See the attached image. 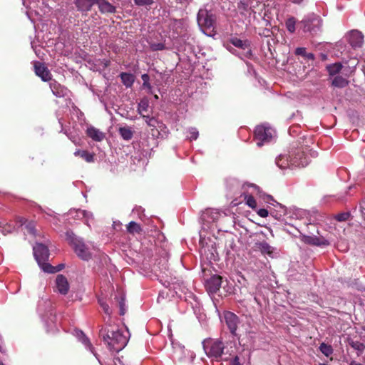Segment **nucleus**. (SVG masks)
<instances>
[{
    "label": "nucleus",
    "mask_w": 365,
    "mask_h": 365,
    "mask_svg": "<svg viewBox=\"0 0 365 365\" xmlns=\"http://www.w3.org/2000/svg\"><path fill=\"white\" fill-rule=\"evenodd\" d=\"M75 156H79L84 159L87 163H93L94 161V155L86 150H77L74 153Z\"/></svg>",
    "instance_id": "nucleus-21"
},
{
    "label": "nucleus",
    "mask_w": 365,
    "mask_h": 365,
    "mask_svg": "<svg viewBox=\"0 0 365 365\" xmlns=\"http://www.w3.org/2000/svg\"><path fill=\"white\" fill-rule=\"evenodd\" d=\"M348 41L353 48H360L364 42V36L361 32L354 30L349 34Z\"/></svg>",
    "instance_id": "nucleus-11"
},
{
    "label": "nucleus",
    "mask_w": 365,
    "mask_h": 365,
    "mask_svg": "<svg viewBox=\"0 0 365 365\" xmlns=\"http://www.w3.org/2000/svg\"><path fill=\"white\" fill-rule=\"evenodd\" d=\"M257 214L262 217H266L268 216L269 215V212L267 211V210L266 209H259L258 211H257Z\"/></svg>",
    "instance_id": "nucleus-45"
},
{
    "label": "nucleus",
    "mask_w": 365,
    "mask_h": 365,
    "mask_svg": "<svg viewBox=\"0 0 365 365\" xmlns=\"http://www.w3.org/2000/svg\"><path fill=\"white\" fill-rule=\"evenodd\" d=\"M142 117L145 120V122L147 123L148 120L149 118H150L148 115H141Z\"/></svg>",
    "instance_id": "nucleus-53"
},
{
    "label": "nucleus",
    "mask_w": 365,
    "mask_h": 365,
    "mask_svg": "<svg viewBox=\"0 0 365 365\" xmlns=\"http://www.w3.org/2000/svg\"><path fill=\"white\" fill-rule=\"evenodd\" d=\"M98 302L100 304V306L103 309L104 312L106 314L110 315L111 314V312H110V307H109L108 304H106L105 302H103L102 299H99Z\"/></svg>",
    "instance_id": "nucleus-38"
},
{
    "label": "nucleus",
    "mask_w": 365,
    "mask_h": 365,
    "mask_svg": "<svg viewBox=\"0 0 365 365\" xmlns=\"http://www.w3.org/2000/svg\"><path fill=\"white\" fill-rule=\"evenodd\" d=\"M286 27L290 33L295 31L296 19L294 17H290L286 21Z\"/></svg>",
    "instance_id": "nucleus-33"
},
{
    "label": "nucleus",
    "mask_w": 365,
    "mask_h": 365,
    "mask_svg": "<svg viewBox=\"0 0 365 365\" xmlns=\"http://www.w3.org/2000/svg\"><path fill=\"white\" fill-rule=\"evenodd\" d=\"M350 217L349 212H342L336 215L335 219L339 222L346 221Z\"/></svg>",
    "instance_id": "nucleus-36"
},
{
    "label": "nucleus",
    "mask_w": 365,
    "mask_h": 365,
    "mask_svg": "<svg viewBox=\"0 0 365 365\" xmlns=\"http://www.w3.org/2000/svg\"><path fill=\"white\" fill-rule=\"evenodd\" d=\"M56 285L59 293L66 294L69 290V284L66 277L63 274L57 275L56 278Z\"/></svg>",
    "instance_id": "nucleus-14"
},
{
    "label": "nucleus",
    "mask_w": 365,
    "mask_h": 365,
    "mask_svg": "<svg viewBox=\"0 0 365 365\" xmlns=\"http://www.w3.org/2000/svg\"><path fill=\"white\" fill-rule=\"evenodd\" d=\"M320 365H327V364H321Z\"/></svg>",
    "instance_id": "nucleus-57"
},
{
    "label": "nucleus",
    "mask_w": 365,
    "mask_h": 365,
    "mask_svg": "<svg viewBox=\"0 0 365 365\" xmlns=\"http://www.w3.org/2000/svg\"><path fill=\"white\" fill-rule=\"evenodd\" d=\"M204 349L210 357H214L215 359H218L220 357H222L223 355H232L233 353V350L229 351L226 349V347L223 346L222 342L220 340H215L212 341L210 347L207 346V345L204 344Z\"/></svg>",
    "instance_id": "nucleus-2"
},
{
    "label": "nucleus",
    "mask_w": 365,
    "mask_h": 365,
    "mask_svg": "<svg viewBox=\"0 0 365 365\" xmlns=\"http://www.w3.org/2000/svg\"><path fill=\"white\" fill-rule=\"evenodd\" d=\"M96 4L98 5L99 11L101 14H114L116 11V7L107 0H96Z\"/></svg>",
    "instance_id": "nucleus-15"
},
{
    "label": "nucleus",
    "mask_w": 365,
    "mask_h": 365,
    "mask_svg": "<svg viewBox=\"0 0 365 365\" xmlns=\"http://www.w3.org/2000/svg\"><path fill=\"white\" fill-rule=\"evenodd\" d=\"M117 299L118 306L120 308V314L124 315L125 313V295L121 293L118 297H115Z\"/></svg>",
    "instance_id": "nucleus-30"
},
{
    "label": "nucleus",
    "mask_w": 365,
    "mask_h": 365,
    "mask_svg": "<svg viewBox=\"0 0 365 365\" xmlns=\"http://www.w3.org/2000/svg\"><path fill=\"white\" fill-rule=\"evenodd\" d=\"M232 365H242L240 363L239 357L236 356L232 362Z\"/></svg>",
    "instance_id": "nucleus-47"
},
{
    "label": "nucleus",
    "mask_w": 365,
    "mask_h": 365,
    "mask_svg": "<svg viewBox=\"0 0 365 365\" xmlns=\"http://www.w3.org/2000/svg\"><path fill=\"white\" fill-rule=\"evenodd\" d=\"M50 88L52 91L53 95L57 97H61L64 96V89L56 81H53L50 83Z\"/></svg>",
    "instance_id": "nucleus-20"
},
{
    "label": "nucleus",
    "mask_w": 365,
    "mask_h": 365,
    "mask_svg": "<svg viewBox=\"0 0 365 365\" xmlns=\"http://www.w3.org/2000/svg\"><path fill=\"white\" fill-rule=\"evenodd\" d=\"M349 365H363V364L355 361V360H351L349 363Z\"/></svg>",
    "instance_id": "nucleus-49"
},
{
    "label": "nucleus",
    "mask_w": 365,
    "mask_h": 365,
    "mask_svg": "<svg viewBox=\"0 0 365 365\" xmlns=\"http://www.w3.org/2000/svg\"><path fill=\"white\" fill-rule=\"evenodd\" d=\"M70 242L72 244L76 255L83 260H88L91 257L89 248L78 238L71 237L69 232L67 233Z\"/></svg>",
    "instance_id": "nucleus-4"
},
{
    "label": "nucleus",
    "mask_w": 365,
    "mask_h": 365,
    "mask_svg": "<svg viewBox=\"0 0 365 365\" xmlns=\"http://www.w3.org/2000/svg\"><path fill=\"white\" fill-rule=\"evenodd\" d=\"M305 57L307 58L308 59H314V54L312 53H306Z\"/></svg>",
    "instance_id": "nucleus-48"
},
{
    "label": "nucleus",
    "mask_w": 365,
    "mask_h": 365,
    "mask_svg": "<svg viewBox=\"0 0 365 365\" xmlns=\"http://www.w3.org/2000/svg\"><path fill=\"white\" fill-rule=\"evenodd\" d=\"M298 155L299 157L300 161H297L296 159H292V165L294 167H304L308 164V160L305 157L304 153L303 152L298 151Z\"/></svg>",
    "instance_id": "nucleus-22"
},
{
    "label": "nucleus",
    "mask_w": 365,
    "mask_h": 365,
    "mask_svg": "<svg viewBox=\"0 0 365 365\" xmlns=\"http://www.w3.org/2000/svg\"><path fill=\"white\" fill-rule=\"evenodd\" d=\"M231 43L235 46L245 49L248 46V43L246 41H242L237 38H233L231 39Z\"/></svg>",
    "instance_id": "nucleus-31"
},
{
    "label": "nucleus",
    "mask_w": 365,
    "mask_h": 365,
    "mask_svg": "<svg viewBox=\"0 0 365 365\" xmlns=\"http://www.w3.org/2000/svg\"><path fill=\"white\" fill-rule=\"evenodd\" d=\"M26 229L28 232L32 235H35V226L33 222H29L26 225Z\"/></svg>",
    "instance_id": "nucleus-42"
},
{
    "label": "nucleus",
    "mask_w": 365,
    "mask_h": 365,
    "mask_svg": "<svg viewBox=\"0 0 365 365\" xmlns=\"http://www.w3.org/2000/svg\"><path fill=\"white\" fill-rule=\"evenodd\" d=\"M100 334L108 348L113 351H121L128 344L130 334L128 329L123 330L118 328H104L100 331Z\"/></svg>",
    "instance_id": "nucleus-1"
},
{
    "label": "nucleus",
    "mask_w": 365,
    "mask_h": 365,
    "mask_svg": "<svg viewBox=\"0 0 365 365\" xmlns=\"http://www.w3.org/2000/svg\"><path fill=\"white\" fill-rule=\"evenodd\" d=\"M163 48V46L162 44H158L156 46V48L155 49H157V50H161Z\"/></svg>",
    "instance_id": "nucleus-52"
},
{
    "label": "nucleus",
    "mask_w": 365,
    "mask_h": 365,
    "mask_svg": "<svg viewBox=\"0 0 365 365\" xmlns=\"http://www.w3.org/2000/svg\"><path fill=\"white\" fill-rule=\"evenodd\" d=\"M349 83V81L341 76H336L332 81V85L337 88H344Z\"/></svg>",
    "instance_id": "nucleus-25"
},
{
    "label": "nucleus",
    "mask_w": 365,
    "mask_h": 365,
    "mask_svg": "<svg viewBox=\"0 0 365 365\" xmlns=\"http://www.w3.org/2000/svg\"><path fill=\"white\" fill-rule=\"evenodd\" d=\"M96 0H76L74 4L78 11L87 12L96 4Z\"/></svg>",
    "instance_id": "nucleus-16"
},
{
    "label": "nucleus",
    "mask_w": 365,
    "mask_h": 365,
    "mask_svg": "<svg viewBox=\"0 0 365 365\" xmlns=\"http://www.w3.org/2000/svg\"><path fill=\"white\" fill-rule=\"evenodd\" d=\"M253 3V0H240L237 4V9L240 14L250 16L252 14H255V6Z\"/></svg>",
    "instance_id": "nucleus-10"
},
{
    "label": "nucleus",
    "mask_w": 365,
    "mask_h": 365,
    "mask_svg": "<svg viewBox=\"0 0 365 365\" xmlns=\"http://www.w3.org/2000/svg\"><path fill=\"white\" fill-rule=\"evenodd\" d=\"M290 159H296L297 161H300L298 153H296L294 157H292Z\"/></svg>",
    "instance_id": "nucleus-51"
},
{
    "label": "nucleus",
    "mask_w": 365,
    "mask_h": 365,
    "mask_svg": "<svg viewBox=\"0 0 365 365\" xmlns=\"http://www.w3.org/2000/svg\"><path fill=\"white\" fill-rule=\"evenodd\" d=\"M86 133L95 141H102L105 138V134L103 132L93 126L87 128Z\"/></svg>",
    "instance_id": "nucleus-17"
},
{
    "label": "nucleus",
    "mask_w": 365,
    "mask_h": 365,
    "mask_svg": "<svg viewBox=\"0 0 365 365\" xmlns=\"http://www.w3.org/2000/svg\"><path fill=\"white\" fill-rule=\"evenodd\" d=\"M141 78L143 81V87L147 88L149 93H152V86L149 83L150 77L148 74L145 73L141 76Z\"/></svg>",
    "instance_id": "nucleus-35"
},
{
    "label": "nucleus",
    "mask_w": 365,
    "mask_h": 365,
    "mask_svg": "<svg viewBox=\"0 0 365 365\" xmlns=\"http://www.w3.org/2000/svg\"><path fill=\"white\" fill-rule=\"evenodd\" d=\"M349 344L352 348L358 351V356H360L365 349V344L358 341H351Z\"/></svg>",
    "instance_id": "nucleus-28"
},
{
    "label": "nucleus",
    "mask_w": 365,
    "mask_h": 365,
    "mask_svg": "<svg viewBox=\"0 0 365 365\" xmlns=\"http://www.w3.org/2000/svg\"><path fill=\"white\" fill-rule=\"evenodd\" d=\"M342 68V65L340 63H336L334 64L329 65L327 66V69L331 76H334L339 73Z\"/></svg>",
    "instance_id": "nucleus-27"
},
{
    "label": "nucleus",
    "mask_w": 365,
    "mask_h": 365,
    "mask_svg": "<svg viewBox=\"0 0 365 365\" xmlns=\"http://www.w3.org/2000/svg\"><path fill=\"white\" fill-rule=\"evenodd\" d=\"M222 277L218 275L211 277L206 282V287L209 292L216 293L220 288Z\"/></svg>",
    "instance_id": "nucleus-13"
},
{
    "label": "nucleus",
    "mask_w": 365,
    "mask_h": 365,
    "mask_svg": "<svg viewBox=\"0 0 365 365\" xmlns=\"http://www.w3.org/2000/svg\"><path fill=\"white\" fill-rule=\"evenodd\" d=\"M197 24L204 31L213 28L215 16L205 9H200L197 13Z\"/></svg>",
    "instance_id": "nucleus-6"
},
{
    "label": "nucleus",
    "mask_w": 365,
    "mask_h": 365,
    "mask_svg": "<svg viewBox=\"0 0 365 365\" xmlns=\"http://www.w3.org/2000/svg\"><path fill=\"white\" fill-rule=\"evenodd\" d=\"M295 54L299 56H305L306 55V48L303 47H299L295 51Z\"/></svg>",
    "instance_id": "nucleus-44"
},
{
    "label": "nucleus",
    "mask_w": 365,
    "mask_h": 365,
    "mask_svg": "<svg viewBox=\"0 0 365 365\" xmlns=\"http://www.w3.org/2000/svg\"><path fill=\"white\" fill-rule=\"evenodd\" d=\"M299 238L302 242L310 245L319 247H327L330 245L329 241L324 237L308 236L301 234Z\"/></svg>",
    "instance_id": "nucleus-9"
},
{
    "label": "nucleus",
    "mask_w": 365,
    "mask_h": 365,
    "mask_svg": "<svg viewBox=\"0 0 365 365\" xmlns=\"http://www.w3.org/2000/svg\"><path fill=\"white\" fill-rule=\"evenodd\" d=\"M257 249L263 254L272 256L274 248L269 245L267 242H261L256 244Z\"/></svg>",
    "instance_id": "nucleus-19"
},
{
    "label": "nucleus",
    "mask_w": 365,
    "mask_h": 365,
    "mask_svg": "<svg viewBox=\"0 0 365 365\" xmlns=\"http://www.w3.org/2000/svg\"><path fill=\"white\" fill-rule=\"evenodd\" d=\"M120 78L123 83L128 88L131 87L134 83V76L128 73H122Z\"/></svg>",
    "instance_id": "nucleus-24"
},
{
    "label": "nucleus",
    "mask_w": 365,
    "mask_h": 365,
    "mask_svg": "<svg viewBox=\"0 0 365 365\" xmlns=\"http://www.w3.org/2000/svg\"><path fill=\"white\" fill-rule=\"evenodd\" d=\"M134 3L139 6H150L153 4V0H133Z\"/></svg>",
    "instance_id": "nucleus-37"
},
{
    "label": "nucleus",
    "mask_w": 365,
    "mask_h": 365,
    "mask_svg": "<svg viewBox=\"0 0 365 365\" xmlns=\"http://www.w3.org/2000/svg\"><path fill=\"white\" fill-rule=\"evenodd\" d=\"M247 204L248 205L249 207H250L252 208L255 207L257 205L256 200L252 196L248 197V198L247 200Z\"/></svg>",
    "instance_id": "nucleus-41"
},
{
    "label": "nucleus",
    "mask_w": 365,
    "mask_h": 365,
    "mask_svg": "<svg viewBox=\"0 0 365 365\" xmlns=\"http://www.w3.org/2000/svg\"><path fill=\"white\" fill-rule=\"evenodd\" d=\"M319 349L326 356H329L333 353L332 347L325 343L320 344Z\"/></svg>",
    "instance_id": "nucleus-32"
},
{
    "label": "nucleus",
    "mask_w": 365,
    "mask_h": 365,
    "mask_svg": "<svg viewBox=\"0 0 365 365\" xmlns=\"http://www.w3.org/2000/svg\"><path fill=\"white\" fill-rule=\"evenodd\" d=\"M119 133L122 138L125 140H130L133 136V131L130 127L125 126L119 128Z\"/></svg>",
    "instance_id": "nucleus-23"
},
{
    "label": "nucleus",
    "mask_w": 365,
    "mask_h": 365,
    "mask_svg": "<svg viewBox=\"0 0 365 365\" xmlns=\"http://www.w3.org/2000/svg\"><path fill=\"white\" fill-rule=\"evenodd\" d=\"M292 159L285 155H280L276 158V164L280 169H286L289 168H293L292 165Z\"/></svg>",
    "instance_id": "nucleus-18"
},
{
    "label": "nucleus",
    "mask_w": 365,
    "mask_h": 365,
    "mask_svg": "<svg viewBox=\"0 0 365 365\" xmlns=\"http://www.w3.org/2000/svg\"><path fill=\"white\" fill-rule=\"evenodd\" d=\"M304 0H291V1L296 4H300L303 2Z\"/></svg>",
    "instance_id": "nucleus-50"
},
{
    "label": "nucleus",
    "mask_w": 365,
    "mask_h": 365,
    "mask_svg": "<svg viewBox=\"0 0 365 365\" xmlns=\"http://www.w3.org/2000/svg\"><path fill=\"white\" fill-rule=\"evenodd\" d=\"M158 123V121L155 118H150L148 120L147 124L150 127H155L156 124Z\"/></svg>",
    "instance_id": "nucleus-43"
},
{
    "label": "nucleus",
    "mask_w": 365,
    "mask_h": 365,
    "mask_svg": "<svg viewBox=\"0 0 365 365\" xmlns=\"http://www.w3.org/2000/svg\"><path fill=\"white\" fill-rule=\"evenodd\" d=\"M154 98H155V100H158V95H155Z\"/></svg>",
    "instance_id": "nucleus-55"
},
{
    "label": "nucleus",
    "mask_w": 365,
    "mask_h": 365,
    "mask_svg": "<svg viewBox=\"0 0 365 365\" xmlns=\"http://www.w3.org/2000/svg\"><path fill=\"white\" fill-rule=\"evenodd\" d=\"M33 250L36 260L40 267L43 270L44 265L48 264V263L46 262L49 257L48 247L41 243H37L34 247Z\"/></svg>",
    "instance_id": "nucleus-7"
},
{
    "label": "nucleus",
    "mask_w": 365,
    "mask_h": 365,
    "mask_svg": "<svg viewBox=\"0 0 365 365\" xmlns=\"http://www.w3.org/2000/svg\"><path fill=\"white\" fill-rule=\"evenodd\" d=\"M63 267L64 264H58L57 267H53L50 264H48L47 265H44L43 272L47 273H55L61 270Z\"/></svg>",
    "instance_id": "nucleus-29"
},
{
    "label": "nucleus",
    "mask_w": 365,
    "mask_h": 365,
    "mask_svg": "<svg viewBox=\"0 0 365 365\" xmlns=\"http://www.w3.org/2000/svg\"><path fill=\"white\" fill-rule=\"evenodd\" d=\"M34 69L36 74L39 76L42 81H48L51 80V73L44 64L36 62L34 64Z\"/></svg>",
    "instance_id": "nucleus-12"
},
{
    "label": "nucleus",
    "mask_w": 365,
    "mask_h": 365,
    "mask_svg": "<svg viewBox=\"0 0 365 365\" xmlns=\"http://www.w3.org/2000/svg\"><path fill=\"white\" fill-rule=\"evenodd\" d=\"M82 336V342L93 352V346L89 341V339L86 337L83 332L81 333Z\"/></svg>",
    "instance_id": "nucleus-39"
},
{
    "label": "nucleus",
    "mask_w": 365,
    "mask_h": 365,
    "mask_svg": "<svg viewBox=\"0 0 365 365\" xmlns=\"http://www.w3.org/2000/svg\"><path fill=\"white\" fill-rule=\"evenodd\" d=\"M71 140L76 144V145H80L79 143H78L74 138L71 139Z\"/></svg>",
    "instance_id": "nucleus-54"
},
{
    "label": "nucleus",
    "mask_w": 365,
    "mask_h": 365,
    "mask_svg": "<svg viewBox=\"0 0 365 365\" xmlns=\"http://www.w3.org/2000/svg\"><path fill=\"white\" fill-rule=\"evenodd\" d=\"M274 130L264 125H258L255 130V140L257 145L261 147L265 143H268L273 137Z\"/></svg>",
    "instance_id": "nucleus-5"
},
{
    "label": "nucleus",
    "mask_w": 365,
    "mask_h": 365,
    "mask_svg": "<svg viewBox=\"0 0 365 365\" xmlns=\"http://www.w3.org/2000/svg\"><path fill=\"white\" fill-rule=\"evenodd\" d=\"M127 230L130 234L140 233L142 231L140 225L137 222L132 221L127 225Z\"/></svg>",
    "instance_id": "nucleus-26"
},
{
    "label": "nucleus",
    "mask_w": 365,
    "mask_h": 365,
    "mask_svg": "<svg viewBox=\"0 0 365 365\" xmlns=\"http://www.w3.org/2000/svg\"><path fill=\"white\" fill-rule=\"evenodd\" d=\"M148 106H149V103H148V100L143 99V100L140 101V102L138 104V113L140 115H143V113L147 112Z\"/></svg>",
    "instance_id": "nucleus-34"
},
{
    "label": "nucleus",
    "mask_w": 365,
    "mask_h": 365,
    "mask_svg": "<svg viewBox=\"0 0 365 365\" xmlns=\"http://www.w3.org/2000/svg\"><path fill=\"white\" fill-rule=\"evenodd\" d=\"M299 24L304 32H309L312 34H317L322 26L321 19L314 14L306 16L299 22Z\"/></svg>",
    "instance_id": "nucleus-3"
},
{
    "label": "nucleus",
    "mask_w": 365,
    "mask_h": 365,
    "mask_svg": "<svg viewBox=\"0 0 365 365\" xmlns=\"http://www.w3.org/2000/svg\"><path fill=\"white\" fill-rule=\"evenodd\" d=\"M189 133L190 134V140H196L198 137V131L195 128H191L189 130Z\"/></svg>",
    "instance_id": "nucleus-40"
},
{
    "label": "nucleus",
    "mask_w": 365,
    "mask_h": 365,
    "mask_svg": "<svg viewBox=\"0 0 365 365\" xmlns=\"http://www.w3.org/2000/svg\"><path fill=\"white\" fill-rule=\"evenodd\" d=\"M268 198H270L271 200H273L272 197L271 196H268Z\"/></svg>",
    "instance_id": "nucleus-56"
},
{
    "label": "nucleus",
    "mask_w": 365,
    "mask_h": 365,
    "mask_svg": "<svg viewBox=\"0 0 365 365\" xmlns=\"http://www.w3.org/2000/svg\"><path fill=\"white\" fill-rule=\"evenodd\" d=\"M16 221L19 223L20 226H23L24 224L26 222V220L22 217H18L16 218Z\"/></svg>",
    "instance_id": "nucleus-46"
},
{
    "label": "nucleus",
    "mask_w": 365,
    "mask_h": 365,
    "mask_svg": "<svg viewBox=\"0 0 365 365\" xmlns=\"http://www.w3.org/2000/svg\"><path fill=\"white\" fill-rule=\"evenodd\" d=\"M225 323L230 333L236 336L237 329L240 324V319L233 312L227 311L223 313V319L222 320Z\"/></svg>",
    "instance_id": "nucleus-8"
}]
</instances>
